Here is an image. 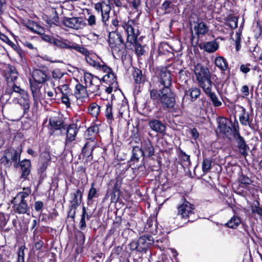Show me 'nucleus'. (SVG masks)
<instances>
[{"label":"nucleus","instance_id":"1","mask_svg":"<svg viewBox=\"0 0 262 262\" xmlns=\"http://www.w3.org/2000/svg\"><path fill=\"white\" fill-rule=\"evenodd\" d=\"M5 94L13 98L14 102L23 107L24 113H28L30 109L29 96L25 90L17 86L14 82H10L7 83Z\"/></svg>","mask_w":262,"mask_h":262},{"label":"nucleus","instance_id":"2","mask_svg":"<svg viewBox=\"0 0 262 262\" xmlns=\"http://www.w3.org/2000/svg\"><path fill=\"white\" fill-rule=\"evenodd\" d=\"M122 28L127 34V41L135 46V50L138 55H142L144 53V47L138 43L137 38L140 34L137 24L132 19L121 23Z\"/></svg>","mask_w":262,"mask_h":262},{"label":"nucleus","instance_id":"3","mask_svg":"<svg viewBox=\"0 0 262 262\" xmlns=\"http://www.w3.org/2000/svg\"><path fill=\"white\" fill-rule=\"evenodd\" d=\"M108 41L114 56H120L123 54L125 45L122 35L118 31L113 30L109 33Z\"/></svg>","mask_w":262,"mask_h":262},{"label":"nucleus","instance_id":"4","mask_svg":"<svg viewBox=\"0 0 262 262\" xmlns=\"http://www.w3.org/2000/svg\"><path fill=\"white\" fill-rule=\"evenodd\" d=\"M94 9L101 15V21L103 28L108 26V21L110 18V12L112 10V6L110 0H100L94 4Z\"/></svg>","mask_w":262,"mask_h":262},{"label":"nucleus","instance_id":"5","mask_svg":"<svg viewBox=\"0 0 262 262\" xmlns=\"http://www.w3.org/2000/svg\"><path fill=\"white\" fill-rule=\"evenodd\" d=\"M20 155L21 150L10 148L5 150L4 156L1 159V163L6 167L13 166L17 168L19 167Z\"/></svg>","mask_w":262,"mask_h":262},{"label":"nucleus","instance_id":"6","mask_svg":"<svg viewBox=\"0 0 262 262\" xmlns=\"http://www.w3.org/2000/svg\"><path fill=\"white\" fill-rule=\"evenodd\" d=\"M24 190L25 191L19 192L13 201L14 204V210L19 214L27 213L29 210L26 199L31 193V190L28 188Z\"/></svg>","mask_w":262,"mask_h":262},{"label":"nucleus","instance_id":"7","mask_svg":"<svg viewBox=\"0 0 262 262\" xmlns=\"http://www.w3.org/2000/svg\"><path fill=\"white\" fill-rule=\"evenodd\" d=\"M83 78L88 91L91 93H95V95H99L100 86L101 84V80L97 76L86 72L84 73Z\"/></svg>","mask_w":262,"mask_h":262},{"label":"nucleus","instance_id":"8","mask_svg":"<svg viewBox=\"0 0 262 262\" xmlns=\"http://www.w3.org/2000/svg\"><path fill=\"white\" fill-rule=\"evenodd\" d=\"M193 29L191 30V41L198 44L200 38L205 35L209 31V27L202 21L198 18L197 21H194Z\"/></svg>","mask_w":262,"mask_h":262},{"label":"nucleus","instance_id":"9","mask_svg":"<svg viewBox=\"0 0 262 262\" xmlns=\"http://www.w3.org/2000/svg\"><path fill=\"white\" fill-rule=\"evenodd\" d=\"M160 102L164 108H171L174 106L175 98L170 89H163L161 90Z\"/></svg>","mask_w":262,"mask_h":262},{"label":"nucleus","instance_id":"10","mask_svg":"<svg viewBox=\"0 0 262 262\" xmlns=\"http://www.w3.org/2000/svg\"><path fill=\"white\" fill-rule=\"evenodd\" d=\"M182 202L177 207L178 214L182 219H188L189 216L193 214L194 206L188 202L184 197L182 198Z\"/></svg>","mask_w":262,"mask_h":262},{"label":"nucleus","instance_id":"11","mask_svg":"<svg viewBox=\"0 0 262 262\" xmlns=\"http://www.w3.org/2000/svg\"><path fill=\"white\" fill-rule=\"evenodd\" d=\"M106 73L102 78V80L106 82L108 84H117L116 77L113 72L111 68H109L104 63H99V66L96 68Z\"/></svg>","mask_w":262,"mask_h":262},{"label":"nucleus","instance_id":"12","mask_svg":"<svg viewBox=\"0 0 262 262\" xmlns=\"http://www.w3.org/2000/svg\"><path fill=\"white\" fill-rule=\"evenodd\" d=\"M62 24L67 27L76 30L82 29L85 25L83 18L79 17H65L62 20Z\"/></svg>","mask_w":262,"mask_h":262},{"label":"nucleus","instance_id":"13","mask_svg":"<svg viewBox=\"0 0 262 262\" xmlns=\"http://www.w3.org/2000/svg\"><path fill=\"white\" fill-rule=\"evenodd\" d=\"M233 138L235 143V146L237 148L238 151L243 156H247L248 151L249 150V147L247 144L244 138L241 136L239 132H236L233 133Z\"/></svg>","mask_w":262,"mask_h":262},{"label":"nucleus","instance_id":"14","mask_svg":"<svg viewBox=\"0 0 262 262\" xmlns=\"http://www.w3.org/2000/svg\"><path fill=\"white\" fill-rule=\"evenodd\" d=\"M19 167H20V178L23 179L24 181L29 180L31 167V163L30 160L24 159L21 161H20L19 163Z\"/></svg>","mask_w":262,"mask_h":262},{"label":"nucleus","instance_id":"15","mask_svg":"<svg viewBox=\"0 0 262 262\" xmlns=\"http://www.w3.org/2000/svg\"><path fill=\"white\" fill-rule=\"evenodd\" d=\"M194 72L198 82L211 77L209 69L201 64H197L194 67Z\"/></svg>","mask_w":262,"mask_h":262},{"label":"nucleus","instance_id":"16","mask_svg":"<svg viewBox=\"0 0 262 262\" xmlns=\"http://www.w3.org/2000/svg\"><path fill=\"white\" fill-rule=\"evenodd\" d=\"M217 127L216 132L222 134L226 137H229L232 132V128L227 125V120L226 118L219 117L217 119Z\"/></svg>","mask_w":262,"mask_h":262},{"label":"nucleus","instance_id":"17","mask_svg":"<svg viewBox=\"0 0 262 262\" xmlns=\"http://www.w3.org/2000/svg\"><path fill=\"white\" fill-rule=\"evenodd\" d=\"M65 130H66L67 136L64 144L66 147H68L70 146L72 142L75 140L78 129L76 124H72L69 125L68 127H66Z\"/></svg>","mask_w":262,"mask_h":262},{"label":"nucleus","instance_id":"18","mask_svg":"<svg viewBox=\"0 0 262 262\" xmlns=\"http://www.w3.org/2000/svg\"><path fill=\"white\" fill-rule=\"evenodd\" d=\"M201 90L196 87H192L185 92V95L183 99V103L184 104L187 100L192 102L196 100L201 95Z\"/></svg>","mask_w":262,"mask_h":262},{"label":"nucleus","instance_id":"19","mask_svg":"<svg viewBox=\"0 0 262 262\" xmlns=\"http://www.w3.org/2000/svg\"><path fill=\"white\" fill-rule=\"evenodd\" d=\"M154 243L153 237L151 235H143L138 240L139 252H146L148 247Z\"/></svg>","mask_w":262,"mask_h":262},{"label":"nucleus","instance_id":"20","mask_svg":"<svg viewBox=\"0 0 262 262\" xmlns=\"http://www.w3.org/2000/svg\"><path fill=\"white\" fill-rule=\"evenodd\" d=\"M148 125L150 128L160 134L164 135L166 131V126L161 121L156 119H152L149 121Z\"/></svg>","mask_w":262,"mask_h":262},{"label":"nucleus","instance_id":"21","mask_svg":"<svg viewBox=\"0 0 262 262\" xmlns=\"http://www.w3.org/2000/svg\"><path fill=\"white\" fill-rule=\"evenodd\" d=\"M82 198V191L80 189H77L73 193L70 194V206L71 210H76L78 206L80 205Z\"/></svg>","mask_w":262,"mask_h":262},{"label":"nucleus","instance_id":"22","mask_svg":"<svg viewBox=\"0 0 262 262\" xmlns=\"http://www.w3.org/2000/svg\"><path fill=\"white\" fill-rule=\"evenodd\" d=\"M96 145V142L94 139L93 138H90V139L85 143L84 147L82 148V154L85 157L91 158V159H93V151Z\"/></svg>","mask_w":262,"mask_h":262},{"label":"nucleus","instance_id":"23","mask_svg":"<svg viewBox=\"0 0 262 262\" xmlns=\"http://www.w3.org/2000/svg\"><path fill=\"white\" fill-rule=\"evenodd\" d=\"M160 81L163 86V89H170L171 85V79L170 73L166 69H162L159 75Z\"/></svg>","mask_w":262,"mask_h":262},{"label":"nucleus","instance_id":"24","mask_svg":"<svg viewBox=\"0 0 262 262\" xmlns=\"http://www.w3.org/2000/svg\"><path fill=\"white\" fill-rule=\"evenodd\" d=\"M201 49L204 50L206 52L211 53L217 51L219 48V43L216 40L206 41L201 43L199 45Z\"/></svg>","mask_w":262,"mask_h":262},{"label":"nucleus","instance_id":"25","mask_svg":"<svg viewBox=\"0 0 262 262\" xmlns=\"http://www.w3.org/2000/svg\"><path fill=\"white\" fill-rule=\"evenodd\" d=\"M242 112L239 116V120L241 124L243 126H248L250 128H252V119L250 118L248 112H246V109L243 107H241Z\"/></svg>","mask_w":262,"mask_h":262},{"label":"nucleus","instance_id":"26","mask_svg":"<svg viewBox=\"0 0 262 262\" xmlns=\"http://www.w3.org/2000/svg\"><path fill=\"white\" fill-rule=\"evenodd\" d=\"M47 74L45 71L35 69L32 72V77L34 81L38 84L44 83L47 80Z\"/></svg>","mask_w":262,"mask_h":262},{"label":"nucleus","instance_id":"27","mask_svg":"<svg viewBox=\"0 0 262 262\" xmlns=\"http://www.w3.org/2000/svg\"><path fill=\"white\" fill-rule=\"evenodd\" d=\"M214 64L222 73H224L229 68L227 60L222 56L216 57L214 59Z\"/></svg>","mask_w":262,"mask_h":262},{"label":"nucleus","instance_id":"28","mask_svg":"<svg viewBox=\"0 0 262 262\" xmlns=\"http://www.w3.org/2000/svg\"><path fill=\"white\" fill-rule=\"evenodd\" d=\"M49 124L55 130L66 129L63 121L58 117H53L50 118Z\"/></svg>","mask_w":262,"mask_h":262},{"label":"nucleus","instance_id":"29","mask_svg":"<svg viewBox=\"0 0 262 262\" xmlns=\"http://www.w3.org/2000/svg\"><path fill=\"white\" fill-rule=\"evenodd\" d=\"M86 86H84L80 83H78L75 86L74 95L77 99L85 98L88 96V91Z\"/></svg>","mask_w":262,"mask_h":262},{"label":"nucleus","instance_id":"30","mask_svg":"<svg viewBox=\"0 0 262 262\" xmlns=\"http://www.w3.org/2000/svg\"><path fill=\"white\" fill-rule=\"evenodd\" d=\"M240 71L244 74H247L250 71L259 72L260 70L258 66L254 65L250 63L241 64L239 66Z\"/></svg>","mask_w":262,"mask_h":262},{"label":"nucleus","instance_id":"31","mask_svg":"<svg viewBox=\"0 0 262 262\" xmlns=\"http://www.w3.org/2000/svg\"><path fill=\"white\" fill-rule=\"evenodd\" d=\"M141 149L145 156L149 157L154 155L155 151L153 145L149 140L144 142Z\"/></svg>","mask_w":262,"mask_h":262},{"label":"nucleus","instance_id":"32","mask_svg":"<svg viewBox=\"0 0 262 262\" xmlns=\"http://www.w3.org/2000/svg\"><path fill=\"white\" fill-rule=\"evenodd\" d=\"M17 77L18 73L15 68L12 66H9L6 74V78L7 83L10 82H14L15 80L17 78Z\"/></svg>","mask_w":262,"mask_h":262},{"label":"nucleus","instance_id":"33","mask_svg":"<svg viewBox=\"0 0 262 262\" xmlns=\"http://www.w3.org/2000/svg\"><path fill=\"white\" fill-rule=\"evenodd\" d=\"M198 82L206 95L212 92L213 83L211 81V77Z\"/></svg>","mask_w":262,"mask_h":262},{"label":"nucleus","instance_id":"34","mask_svg":"<svg viewBox=\"0 0 262 262\" xmlns=\"http://www.w3.org/2000/svg\"><path fill=\"white\" fill-rule=\"evenodd\" d=\"M237 181L239 183V186L246 189H247L252 183V181L249 177L243 173L239 176Z\"/></svg>","mask_w":262,"mask_h":262},{"label":"nucleus","instance_id":"35","mask_svg":"<svg viewBox=\"0 0 262 262\" xmlns=\"http://www.w3.org/2000/svg\"><path fill=\"white\" fill-rule=\"evenodd\" d=\"M132 75L136 83H142L145 82V77L142 74L141 70L135 68L132 72Z\"/></svg>","mask_w":262,"mask_h":262},{"label":"nucleus","instance_id":"36","mask_svg":"<svg viewBox=\"0 0 262 262\" xmlns=\"http://www.w3.org/2000/svg\"><path fill=\"white\" fill-rule=\"evenodd\" d=\"M27 27L31 31L39 34H41L43 32V28L33 21H29L27 23Z\"/></svg>","mask_w":262,"mask_h":262},{"label":"nucleus","instance_id":"37","mask_svg":"<svg viewBox=\"0 0 262 262\" xmlns=\"http://www.w3.org/2000/svg\"><path fill=\"white\" fill-rule=\"evenodd\" d=\"M241 220L239 217L234 215L230 220L225 224L227 227L230 228H236L240 224Z\"/></svg>","mask_w":262,"mask_h":262},{"label":"nucleus","instance_id":"38","mask_svg":"<svg viewBox=\"0 0 262 262\" xmlns=\"http://www.w3.org/2000/svg\"><path fill=\"white\" fill-rule=\"evenodd\" d=\"M143 156V152L141 148L138 146L134 147L131 160L134 162H138L139 159Z\"/></svg>","mask_w":262,"mask_h":262},{"label":"nucleus","instance_id":"39","mask_svg":"<svg viewBox=\"0 0 262 262\" xmlns=\"http://www.w3.org/2000/svg\"><path fill=\"white\" fill-rule=\"evenodd\" d=\"M85 58L87 63L89 65L94 67L95 68H96L97 67L99 66V62L96 60V58H97V57L95 55L90 53L85 57Z\"/></svg>","mask_w":262,"mask_h":262},{"label":"nucleus","instance_id":"40","mask_svg":"<svg viewBox=\"0 0 262 262\" xmlns=\"http://www.w3.org/2000/svg\"><path fill=\"white\" fill-rule=\"evenodd\" d=\"M72 43L73 42H70L68 40L62 41L55 38L53 45L60 48L71 49V45Z\"/></svg>","mask_w":262,"mask_h":262},{"label":"nucleus","instance_id":"41","mask_svg":"<svg viewBox=\"0 0 262 262\" xmlns=\"http://www.w3.org/2000/svg\"><path fill=\"white\" fill-rule=\"evenodd\" d=\"M100 111V106L96 103L91 104L88 108L89 113L94 117H97L99 114Z\"/></svg>","mask_w":262,"mask_h":262},{"label":"nucleus","instance_id":"42","mask_svg":"<svg viewBox=\"0 0 262 262\" xmlns=\"http://www.w3.org/2000/svg\"><path fill=\"white\" fill-rule=\"evenodd\" d=\"M71 49H74L81 54H83L85 57L90 53L87 49L82 46L79 45L76 43L73 42L71 45Z\"/></svg>","mask_w":262,"mask_h":262},{"label":"nucleus","instance_id":"43","mask_svg":"<svg viewBox=\"0 0 262 262\" xmlns=\"http://www.w3.org/2000/svg\"><path fill=\"white\" fill-rule=\"evenodd\" d=\"M105 116L108 120V122L109 123L112 122V120L114 119L113 115V106L112 103L110 102H107L106 104Z\"/></svg>","mask_w":262,"mask_h":262},{"label":"nucleus","instance_id":"44","mask_svg":"<svg viewBox=\"0 0 262 262\" xmlns=\"http://www.w3.org/2000/svg\"><path fill=\"white\" fill-rule=\"evenodd\" d=\"M207 95L209 97L214 106L217 107L222 105V102L219 100L215 93L211 92Z\"/></svg>","mask_w":262,"mask_h":262},{"label":"nucleus","instance_id":"45","mask_svg":"<svg viewBox=\"0 0 262 262\" xmlns=\"http://www.w3.org/2000/svg\"><path fill=\"white\" fill-rule=\"evenodd\" d=\"M212 160L210 159H205L202 162V170L204 173H208L211 168Z\"/></svg>","mask_w":262,"mask_h":262},{"label":"nucleus","instance_id":"46","mask_svg":"<svg viewBox=\"0 0 262 262\" xmlns=\"http://www.w3.org/2000/svg\"><path fill=\"white\" fill-rule=\"evenodd\" d=\"M71 97H73L72 94H65L62 95L61 97L62 102L66 105L67 107H71Z\"/></svg>","mask_w":262,"mask_h":262},{"label":"nucleus","instance_id":"47","mask_svg":"<svg viewBox=\"0 0 262 262\" xmlns=\"http://www.w3.org/2000/svg\"><path fill=\"white\" fill-rule=\"evenodd\" d=\"M85 216H86V209L84 206L82 208V212L81 215V220L79 223V228L84 230L86 228V222H85Z\"/></svg>","mask_w":262,"mask_h":262},{"label":"nucleus","instance_id":"48","mask_svg":"<svg viewBox=\"0 0 262 262\" xmlns=\"http://www.w3.org/2000/svg\"><path fill=\"white\" fill-rule=\"evenodd\" d=\"M228 23L231 29H235L237 27L238 18L233 16L229 18Z\"/></svg>","mask_w":262,"mask_h":262},{"label":"nucleus","instance_id":"49","mask_svg":"<svg viewBox=\"0 0 262 262\" xmlns=\"http://www.w3.org/2000/svg\"><path fill=\"white\" fill-rule=\"evenodd\" d=\"M120 195V192L113 191L110 194L108 193V194H106L108 198H111V201L112 203H116L118 201Z\"/></svg>","mask_w":262,"mask_h":262},{"label":"nucleus","instance_id":"50","mask_svg":"<svg viewBox=\"0 0 262 262\" xmlns=\"http://www.w3.org/2000/svg\"><path fill=\"white\" fill-rule=\"evenodd\" d=\"M95 184L94 183H92L91 187L89 190L88 199L89 200H92L94 197H96V195L97 194V190L94 187Z\"/></svg>","mask_w":262,"mask_h":262},{"label":"nucleus","instance_id":"51","mask_svg":"<svg viewBox=\"0 0 262 262\" xmlns=\"http://www.w3.org/2000/svg\"><path fill=\"white\" fill-rule=\"evenodd\" d=\"M25 247L24 246H21L18 252V262H25Z\"/></svg>","mask_w":262,"mask_h":262},{"label":"nucleus","instance_id":"52","mask_svg":"<svg viewBox=\"0 0 262 262\" xmlns=\"http://www.w3.org/2000/svg\"><path fill=\"white\" fill-rule=\"evenodd\" d=\"M128 112V107L127 104H121L119 108V113L122 117L126 115Z\"/></svg>","mask_w":262,"mask_h":262},{"label":"nucleus","instance_id":"53","mask_svg":"<svg viewBox=\"0 0 262 262\" xmlns=\"http://www.w3.org/2000/svg\"><path fill=\"white\" fill-rule=\"evenodd\" d=\"M179 156L183 161L187 162L188 164L190 163V156L187 155L183 150L180 148H179Z\"/></svg>","mask_w":262,"mask_h":262},{"label":"nucleus","instance_id":"54","mask_svg":"<svg viewBox=\"0 0 262 262\" xmlns=\"http://www.w3.org/2000/svg\"><path fill=\"white\" fill-rule=\"evenodd\" d=\"M63 75V73L58 69H56L52 72V76L54 79H60Z\"/></svg>","mask_w":262,"mask_h":262},{"label":"nucleus","instance_id":"55","mask_svg":"<svg viewBox=\"0 0 262 262\" xmlns=\"http://www.w3.org/2000/svg\"><path fill=\"white\" fill-rule=\"evenodd\" d=\"M45 92L47 94L48 97L50 99H53L55 96V93L56 92V91L54 88L52 89L51 90H49L48 89V84L47 83L46 84V87L45 88Z\"/></svg>","mask_w":262,"mask_h":262},{"label":"nucleus","instance_id":"56","mask_svg":"<svg viewBox=\"0 0 262 262\" xmlns=\"http://www.w3.org/2000/svg\"><path fill=\"white\" fill-rule=\"evenodd\" d=\"M150 98L153 100H159L161 99V90L160 93H158L156 90H152L150 91Z\"/></svg>","mask_w":262,"mask_h":262},{"label":"nucleus","instance_id":"57","mask_svg":"<svg viewBox=\"0 0 262 262\" xmlns=\"http://www.w3.org/2000/svg\"><path fill=\"white\" fill-rule=\"evenodd\" d=\"M251 212L253 214L256 213L262 219V208L258 206H251Z\"/></svg>","mask_w":262,"mask_h":262},{"label":"nucleus","instance_id":"58","mask_svg":"<svg viewBox=\"0 0 262 262\" xmlns=\"http://www.w3.org/2000/svg\"><path fill=\"white\" fill-rule=\"evenodd\" d=\"M96 17L93 14L90 15L87 19L88 25L91 27H94L96 25Z\"/></svg>","mask_w":262,"mask_h":262},{"label":"nucleus","instance_id":"59","mask_svg":"<svg viewBox=\"0 0 262 262\" xmlns=\"http://www.w3.org/2000/svg\"><path fill=\"white\" fill-rule=\"evenodd\" d=\"M30 88L33 94V96L34 98L37 95V93L39 91V87L36 84V83H34L30 81Z\"/></svg>","mask_w":262,"mask_h":262},{"label":"nucleus","instance_id":"60","mask_svg":"<svg viewBox=\"0 0 262 262\" xmlns=\"http://www.w3.org/2000/svg\"><path fill=\"white\" fill-rule=\"evenodd\" d=\"M241 33H236L235 34V45L236 49L237 51H239L241 49Z\"/></svg>","mask_w":262,"mask_h":262},{"label":"nucleus","instance_id":"61","mask_svg":"<svg viewBox=\"0 0 262 262\" xmlns=\"http://www.w3.org/2000/svg\"><path fill=\"white\" fill-rule=\"evenodd\" d=\"M60 91L62 95L66 94H72L70 92V88L68 84H63L60 86Z\"/></svg>","mask_w":262,"mask_h":262},{"label":"nucleus","instance_id":"62","mask_svg":"<svg viewBox=\"0 0 262 262\" xmlns=\"http://www.w3.org/2000/svg\"><path fill=\"white\" fill-rule=\"evenodd\" d=\"M0 38L4 42L7 43L8 45L12 46H14V44L11 41L10 39L5 35L2 34L0 35Z\"/></svg>","mask_w":262,"mask_h":262},{"label":"nucleus","instance_id":"63","mask_svg":"<svg viewBox=\"0 0 262 262\" xmlns=\"http://www.w3.org/2000/svg\"><path fill=\"white\" fill-rule=\"evenodd\" d=\"M7 220L3 213H0V228H3L7 224Z\"/></svg>","mask_w":262,"mask_h":262},{"label":"nucleus","instance_id":"64","mask_svg":"<svg viewBox=\"0 0 262 262\" xmlns=\"http://www.w3.org/2000/svg\"><path fill=\"white\" fill-rule=\"evenodd\" d=\"M49 163H50L49 160L45 161L41 163V166H40V168H39V170L41 171V172L43 173L46 171Z\"/></svg>","mask_w":262,"mask_h":262}]
</instances>
